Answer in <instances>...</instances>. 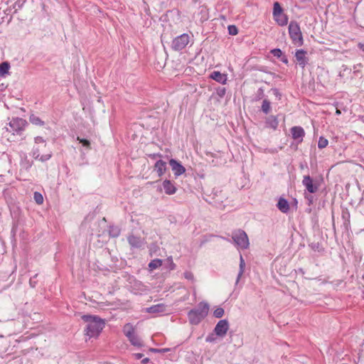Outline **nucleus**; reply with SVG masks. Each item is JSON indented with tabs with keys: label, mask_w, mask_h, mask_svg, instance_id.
Segmentation results:
<instances>
[{
	"label": "nucleus",
	"mask_w": 364,
	"mask_h": 364,
	"mask_svg": "<svg viewBox=\"0 0 364 364\" xmlns=\"http://www.w3.org/2000/svg\"><path fill=\"white\" fill-rule=\"evenodd\" d=\"M82 319L87 323L85 329V335L90 338L97 337L105 327V321L97 316L83 315Z\"/></svg>",
	"instance_id": "obj_1"
},
{
	"label": "nucleus",
	"mask_w": 364,
	"mask_h": 364,
	"mask_svg": "<svg viewBox=\"0 0 364 364\" xmlns=\"http://www.w3.org/2000/svg\"><path fill=\"white\" fill-rule=\"evenodd\" d=\"M210 306L206 301H200L196 308L188 312V318L191 324H199L208 314Z\"/></svg>",
	"instance_id": "obj_2"
},
{
	"label": "nucleus",
	"mask_w": 364,
	"mask_h": 364,
	"mask_svg": "<svg viewBox=\"0 0 364 364\" xmlns=\"http://www.w3.org/2000/svg\"><path fill=\"white\" fill-rule=\"evenodd\" d=\"M34 143L35 145L33 146L31 154L34 159L45 162L51 159L53 156L51 151H48L45 154H40V147L38 145L42 144L45 147L47 145L46 140L42 136H38L34 137Z\"/></svg>",
	"instance_id": "obj_3"
},
{
	"label": "nucleus",
	"mask_w": 364,
	"mask_h": 364,
	"mask_svg": "<svg viewBox=\"0 0 364 364\" xmlns=\"http://www.w3.org/2000/svg\"><path fill=\"white\" fill-rule=\"evenodd\" d=\"M289 36L294 45L301 46L304 44V39L300 26L296 21H291L289 24Z\"/></svg>",
	"instance_id": "obj_4"
},
{
	"label": "nucleus",
	"mask_w": 364,
	"mask_h": 364,
	"mask_svg": "<svg viewBox=\"0 0 364 364\" xmlns=\"http://www.w3.org/2000/svg\"><path fill=\"white\" fill-rule=\"evenodd\" d=\"M28 122L26 119L20 117H14L9 123V126L11 128L9 132H12L13 134H17L21 136L24 132ZM9 131V129H7Z\"/></svg>",
	"instance_id": "obj_5"
},
{
	"label": "nucleus",
	"mask_w": 364,
	"mask_h": 364,
	"mask_svg": "<svg viewBox=\"0 0 364 364\" xmlns=\"http://www.w3.org/2000/svg\"><path fill=\"white\" fill-rule=\"evenodd\" d=\"M232 239L234 242L242 250H246L249 247L250 242L247 233L241 230H237L232 232Z\"/></svg>",
	"instance_id": "obj_6"
},
{
	"label": "nucleus",
	"mask_w": 364,
	"mask_h": 364,
	"mask_svg": "<svg viewBox=\"0 0 364 364\" xmlns=\"http://www.w3.org/2000/svg\"><path fill=\"white\" fill-rule=\"evenodd\" d=\"M123 333L126 337H127L132 345L137 347H141L143 346L140 338L135 333L134 326L131 323H128L124 326Z\"/></svg>",
	"instance_id": "obj_7"
},
{
	"label": "nucleus",
	"mask_w": 364,
	"mask_h": 364,
	"mask_svg": "<svg viewBox=\"0 0 364 364\" xmlns=\"http://www.w3.org/2000/svg\"><path fill=\"white\" fill-rule=\"evenodd\" d=\"M189 42V35L188 33H183L173 39L171 48L175 51H180L184 49Z\"/></svg>",
	"instance_id": "obj_8"
},
{
	"label": "nucleus",
	"mask_w": 364,
	"mask_h": 364,
	"mask_svg": "<svg viewBox=\"0 0 364 364\" xmlns=\"http://www.w3.org/2000/svg\"><path fill=\"white\" fill-rule=\"evenodd\" d=\"M229 322L227 319L220 320L215 325L213 332L219 337L223 338L229 329Z\"/></svg>",
	"instance_id": "obj_9"
},
{
	"label": "nucleus",
	"mask_w": 364,
	"mask_h": 364,
	"mask_svg": "<svg viewBox=\"0 0 364 364\" xmlns=\"http://www.w3.org/2000/svg\"><path fill=\"white\" fill-rule=\"evenodd\" d=\"M302 184L309 193H315L318 190L319 184L314 183L313 178L309 175L304 176Z\"/></svg>",
	"instance_id": "obj_10"
},
{
	"label": "nucleus",
	"mask_w": 364,
	"mask_h": 364,
	"mask_svg": "<svg viewBox=\"0 0 364 364\" xmlns=\"http://www.w3.org/2000/svg\"><path fill=\"white\" fill-rule=\"evenodd\" d=\"M291 136L294 140H297V144H300L303 141V139L305 136L304 129L300 126H295L290 129Z\"/></svg>",
	"instance_id": "obj_11"
},
{
	"label": "nucleus",
	"mask_w": 364,
	"mask_h": 364,
	"mask_svg": "<svg viewBox=\"0 0 364 364\" xmlns=\"http://www.w3.org/2000/svg\"><path fill=\"white\" fill-rule=\"evenodd\" d=\"M169 164L176 176H179L186 171L185 167L174 159H171L169 161Z\"/></svg>",
	"instance_id": "obj_12"
},
{
	"label": "nucleus",
	"mask_w": 364,
	"mask_h": 364,
	"mask_svg": "<svg viewBox=\"0 0 364 364\" xmlns=\"http://www.w3.org/2000/svg\"><path fill=\"white\" fill-rule=\"evenodd\" d=\"M306 51L303 49L297 50L295 53V58L301 68H304L308 64L309 59L306 57Z\"/></svg>",
	"instance_id": "obj_13"
},
{
	"label": "nucleus",
	"mask_w": 364,
	"mask_h": 364,
	"mask_svg": "<svg viewBox=\"0 0 364 364\" xmlns=\"http://www.w3.org/2000/svg\"><path fill=\"white\" fill-rule=\"evenodd\" d=\"M127 241L130 246L134 248H141L143 245V240L140 237L134 235H129Z\"/></svg>",
	"instance_id": "obj_14"
},
{
	"label": "nucleus",
	"mask_w": 364,
	"mask_h": 364,
	"mask_svg": "<svg viewBox=\"0 0 364 364\" xmlns=\"http://www.w3.org/2000/svg\"><path fill=\"white\" fill-rule=\"evenodd\" d=\"M210 78L223 85L226 84L228 80L227 75L221 73L220 71H213L211 73L210 75Z\"/></svg>",
	"instance_id": "obj_15"
},
{
	"label": "nucleus",
	"mask_w": 364,
	"mask_h": 364,
	"mask_svg": "<svg viewBox=\"0 0 364 364\" xmlns=\"http://www.w3.org/2000/svg\"><path fill=\"white\" fill-rule=\"evenodd\" d=\"M166 306L164 304L152 305L146 309V312L150 314L163 313L166 311Z\"/></svg>",
	"instance_id": "obj_16"
},
{
	"label": "nucleus",
	"mask_w": 364,
	"mask_h": 364,
	"mask_svg": "<svg viewBox=\"0 0 364 364\" xmlns=\"http://www.w3.org/2000/svg\"><path fill=\"white\" fill-rule=\"evenodd\" d=\"M265 124L267 127L272 128L273 129H277L279 125V120L277 116L270 115L269 116L265 121Z\"/></svg>",
	"instance_id": "obj_17"
},
{
	"label": "nucleus",
	"mask_w": 364,
	"mask_h": 364,
	"mask_svg": "<svg viewBox=\"0 0 364 364\" xmlns=\"http://www.w3.org/2000/svg\"><path fill=\"white\" fill-rule=\"evenodd\" d=\"M154 169L159 176H161L166 170V163L163 160H158L154 165Z\"/></svg>",
	"instance_id": "obj_18"
},
{
	"label": "nucleus",
	"mask_w": 364,
	"mask_h": 364,
	"mask_svg": "<svg viewBox=\"0 0 364 364\" xmlns=\"http://www.w3.org/2000/svg\"><path fill=\"white\" fill-rule=\"evenodd\" d=\"M163 188L164 189V191L168 195H172L176 193V188L175 186L169 180H165L163 182Z\"/></svg>",
	"instance_id": "obj_19"
},
{
	"label": "nucleus",
	"mask_w": 364,
	"mask_h": 364,
	"mask_svg": "<svg viewBox=\"0 0 364 364\" xmlns=\"http://www.w3.org/2000/svg\"><path fill=\"white\" fill-rule=\"evenodd\" d=\"M277 207L281 212L284 213H287L289 210V202L284 198H280L279 199Z\"/></svg>",
	"instance_id": "obj_20"
},
{
	"label": "nucleus",
	"mask_w": 364,
	"mask_h": 364,
	"mask_svg": "<svg viewBox=\"0 0 364 364\" xmlns=\"http://www.w3.org/2000/svg\"><path fill=\"white\" fill-rule=\"evenodd\" d=\"M274 19L279 26H284L288 23L289 18L287 14L282 13L276 17H274Z\"/></svg>",
	"instance_id": "obj_21"
},
{
	"label": "nucleus",
	"mask_w": 364,
	"mask_h": 364,
	"mask_svg": "<svg viewBox=\"0 0 364 364\" xmlns=\"http://www.w3.org/2000/svg\"><path fill=\"white\" fill-rule=\"evenodd\" d=\"M28 119L29 122L34 125L42 127L45 124V122L34 114H31Z\"/></svg>",
	"instance_id": "obj_22"
},
{
	"label": "nucleus",
	"mask_w": 364,
	"mask_h": 364,
	"mask_svg": "<svg viewBox=\"0 0 364 364\" xmlns=\"http://www.w3.org/2000/svg\"><path fill=\"white\" fill-rule=\"evenodd\" d=\"M10 68V63L8 61L0 63V76L3 77L8 74Z\"/></svg>",
	"instance_id": "obj_23"
},
{
	"label": "nucleus",
	"mask_w": 364,
	"mask_h": 364,
	"mask_svg": "<svg viewBox=\"0 0 364 364\" xmlns=\"http://www.w3.org/2000/svg\"><path fill=\"white\" fill-rule=\"evenodd\" d=\"M239 266H240V270L237 274V279L235 282L236 284L239 282L242 274L244 273L245 267V260L241 255H240V265Z\"/></svg>",
	"instance_id": "obj_24"
},
{
	"label": "nucleus",
	"mask_w": 364,
	"mask_h": 364,
	"mask_svg": "<svg viewBox=\"0 0 364 364\" xmlns=\"http://www.w3.org/2000/svg\"><path fill=\"white\" fill-rule=\"evenodd\" d=\"M108 232H109V235L110 237H117L120 235L121 230L117 226L110 225L109 227Z\"/></svg>",
	"instance_id": "obj_25"
},
{
	"label": "nucleus",
	"mask_w": 364,
	"mask_h": 364,
	"mask_svg": "<svg viewBox=\"0 0 364 364\" xmlns=\"http://www.w3.org/2000/svg\"><path fill=\"white\" fill-rule=\"evenodd\" d=\"M282 13H283V9L281 4L278 1H275L273 4V17H276Z\"/></svg>",
	"instance_id": "obj_26"
},
{
	"label": "nucleus",
	"mask_w": 364,
	"mask_h": 364,
	"mask_svg": "<svg viewBox=\"0 0 364 364\" xmlns=\"http://www.w3.org/2000/svg\"><path fill=\"white\" fill-rule=\"evenodd\" d=\"M261 110L266 114H267L270 112L271 103L268 100L265 99L263 100L262 106H261Z\"/></svg>",
	"instance_id": "obj_27"
},
{
	"label": "nucleus",
	"mask_w": 364,
	"mask_h": 364,
	"mask_svg": "<svg viewBox=\"0 0 364 364\" xmlns=\"http://www.w3.org/2000/svg\"><path fill=\"white\" fill-rule=\"evenodd\" d=\"M162 264V260L160 259H155L151 260L149 264V267L151 270L155 269Z\"/></svg>",
	"instance_id": "obj_28"
},
{
	"label": "nucleus",
	"mask_w": 364,
	"mask_h": 364,
	"mask_svg": "<svg viewBox=\"0 0 364 364\" xmlns=\"http://www.w3.org/2000/svg\"><path fill=\"white\" fill-rule=\"evenodd\" d=\"M176 264L173 262V258L171 256L168 257L166 259V263L165 264V267L168 270H173L176 269Z\"/></svg>",
	"instance_id": "obj_29"
},
{
	"label": "nucleus",
	"mask_w": 364,
	"mask_h": 364,
	"mask_svg": "<svg viewBox=\"0 0 364 364\" xmlns=\"http://www.w3.org/2000/svg\"><path fill=\"white\" fill-rule=\"evenodd\" d=\"M33 199H34L35 202L38 205H41L43 203V195L38 191L34 192Z\"/></svg>",
	"instance_id": "obj_30"
},
{
	"label": "nucleus",
	"mask_w": 364,
	"mask_h": 364,
	"mask_svg": "<svg viewBox=\"0 0 364 364\" xmlns=\"http://www.w3.org/2000/svg\"><path fill=\"white\" fill-rule=\"evenodd\" d=\"M328 141L323 136H320L318 141V147L320 149L326 148L328 146Z\"/></svg>",
	"instance_id": "obj_31"
},
{
	"label": "nucleus",
	"mask_w": 364,
	"mask_h": 364,
	"mask_svg": "<svg viewBox=\"0 0 364 364\" xmlns=\"http://www.w3.org/2000/svg\"><path fill=\"white\" fill-rule=\"evenodd\" d=\"M225 314V311L223 308L221 307H218L216 309H215V311H213V316L215 317V318H222L223 316Z\"/></svg>",
	"instance_id": "obj_32"
},
{
	"label": "nucleus",
	"mask_w": 364,
	"mask_h": 364,
	"mask_svg": "<svg viewBox=\"0 0 364 364\" xmlns=\"http://www.w3.org/2000/svg\"><path fill=\"white\" fill-rule=\"evenodd\" d=\"M309 247L314 251L321 252L323 250L321 245L318 242H311V244H309Z\"/></svg>",
	"instance_id": "obj_33"
},
{
	"label": "nucleus",
	"mask_w": 364,
	"mask_h": 364,
	"mask_svg": "<svg viewBox=\"0 0 364 364\" xmlns=\"http://www.w3.org/2000/svg\"><path fill=\"white\" fill-rule=\"evenodd\" d=\"M228 29L230 35L235 36L238 33V28L235 25L228 26Z\"/></svg>",
	"instance_id": "obj_34"
},
{
	"label": "nucleus",
	"mask_w": 364,
	"mask_h": 364,
	"mask_svg": "<svg viewBox=\"0 0 364 364\" xmlns=\"http://www.w3.org/2000/svg\"><path fill=\"white\" fill-rule=\"evenodd\" d=\"M77 140L79 141V142L81 143L83 146L87 149H90V142L89 140L80 138V136L77 137Z\"/></svg>",
	"instance_id": "obj_35"
},
{
	"label": "nucleus",
	"mask_w": 364,
	"mask_h": 364,
	"mask_svg": "<svg viewBox=\"0 0 364 364\" xmlns=\"http://www.w3.org/2000/svg\"><path fill=\"white\" fill-rule=\"evenodd\" d=\"M274 57L280 58L283 55V53L279 48H274L270 52Z\"/></svg>",
	"instance_id": "obj_36"
},
{
	"label": "nucleus",
	"mask_w": 364,
	"mask_h": 364,
	"mask_svg": "<svg viewBox=\"0 0 364 364\" xmlns=\"http://www.w3.org/2000/svg\"><path fill=\"white\" fill-rule=\"evenodd\" d=\"M226 93V88L223 87H219L216 89V94L220 98L223 97Z\"/></svg>",
	"instance_id": "obj_37"
},
{
	"label": "nucleus",
	"mask_w": 364,
	"mask_h": 364,
	"mask_svg": "<svg viewBox=\"0 0 364 364\" xmlns=\"http://www.w3.org/2000/svg\"><path fill=\"white\" fill-rule=\"evenodd\" d=\"M26 0H18L15 2L14 8L17 10L22 8Z\"/></svg>",
	"instance_id": "obj_38"
},
{
	"label": "nucleus",
	"mask_w": 364,
	"mask_h": 364,
	"mask_svg": "<svg viewBox=\"0 0 364 364\" xmlns=\"http://www.w3.org/2000/svg\"><path fill=\"white\" fill-rule=\"evenodd\" d=\"M169 350H170L169 348H151L149 349V351H151V352L160 353H166V352H168Z\"/></svg>",
	"instance_id": "obj_39"
},
{
	"label": "nucleus",
	"mask_w": 364,
	"mask_h": 364,
	"mask_svg": "<svg viewBox=\"0 0 364 364\" xmlns=\"http://www.w3.org/2000/svg\"><path fill=\"white\" fill-rule=\"evenodd\" d=\"M216 336L214 332L212 333H210L206 338H205V341L207 343H214L215 341H216V338L215 336Z\"/></svg>",
	"instance_id": "obj_40"
},
{
	"label": "nucleus",
	"mask_w": 364,
	"mask_h": 364,
	"mask_svg": "<svg viewBox=\"0 0 364 364\" xmlns=\"http://www.w3.org/2000/svg\"><path fill=\"white\" fill-rule=\"evenodd\" d=\"M272 93L274 95L278 98L279 100L282 98V94L280 93L279 90L277 88H272Z\"/></svg>",
	"instance_id": "obj_41"
},
{
	"label": "nucleus",
	"mask_w": 364,
	"mask_h": 364,
	"mask_svg": "<svg viewBox=\"0 0 364 364\" xmlns=\"http://www.w3.org/2000/svg\"><path fill=\"white\" fill-rule=\"evenodd\" d=\"M183 276L186 279H188V280H193L194 279V276H193V274L191 272H185L183 273Z\"/></svg>",
	"instance_id": "obj_42"
},
{
	"label": "nucleus",
	"mask_w": 364,
	"mask_h": 364,
	"mask_svg": "<svg viewBox=\"0 0 364 364\" xmlns=\"http://www.w3.org/2000/svg\"><path fill=\"white\" fill-rule=\"evenodd\" d=\"M264 95V91L262 88H259L258 90V93L257 95V97L255 98V100H259L263 97Z\"/></svg>",
	"instance_id": "obj_43"
},
{
	"label": "nucleus",
	"mask_w": 364,
	"mask_h": 364,
	"mask_svg": "<svg viewBox=\"0 0 364 364\" xmlns=\"http://www.w3.org/2000/svg\"><path fill=\"white\" fill-rule=\"evenodd\" d=\"M305 198L308 200V205H311L314 203V197L311 195H305Z\"/></svg>",
	"instance_id": "obj_44"
},
{
	"label": "nucleus",
	"mask_w": 364,
	"mask_h": 364,
	"mask_svg": "<svg viewBox=\"0 0 364 364\" xmlns=\"http://www.w3.org/2000/svg\"><path fill=\"white\" fill-rule=\"evenodd\" d=\"M343 67L344 68H343V71H340V73H339V76H340V77H343V75H344V73H345L346 71H347V72H348V73H350V71H351V70H350V69H349V68H348L347 67H346V66H344V65H343Z\"/></svg>",
	"instance_id": "obj_45"
},
{
	"label": "nucleus",
	"mask_w": 364,
	"mask_h": 364,
	"mask_svg": "<svg viewBox=\"0 0 364 364\" xmlns=\"http://www.w3.org/2000/svg\"><path fill=\"white\" fill-rule=\"evenodd\" d=\"M133 356H134V358L135 359H136V360H139V359H141V358H143L144 354H143V353H134V354H133Z\"/></svg>",
	"instance_id": "obj_46"
},
{
	"label": "nucleus",
	"mask_w": 364,
	"mask_h": 364,
	"mask_svg": "<svg viewBox=\"0 0 364 364\" xmlns=\"http://www.w3.org/2000/svg\"><path fill=\"white\" fill-rule=\"evenodd\" d=\"M281 60L285 63V64H288L289 63V60H288V58L286 55H283L281 58H280Z\"/></svg>",
	"instance_id": "obj_47"
},
{
	"label": "nucleus",
	"mask_w": 364,
	"mask_h": 364,
	"mask_svg": "<svg viewBox=\"0 0 364 364\" xmlns=\"http://www.w3.org/2000/svg\"><path fill=\"white\" fill-rule=\"evenodd\" d=\"M149 156L150 158H151L152 159H156V157H161V155L158 153V154H149Z\"/></svg>",
	"instance_id": "obj_48"
},
{
	"label": "nucleus",
	"mask_w": 364,
	"mask_h": 364,
	"mask_svg": "<svg viewBox=\"0 0 364 364\" xmlns=\"http://www.w3.org/2000/svg\"><path fill=\"white\" fill-rule=\"evenodd\" d=\"M149 358H144L142 360H141V363L142 364H147L149 362Z\"/></svg>",
	"instance_id": "obj_49"
},
{
	"label": "nucleus",
	"mask_w": 364,
	"mask_h": 364,
	"mask_svg": "<svg viewBox=\"0 0 364 364\" xmlns=\"http://www.w3.org/2000/svg\"><path fill=\"white\" fill-rule=\"evenodd\" d=\"M26 164H27L26 169H28L32 166L33 162L27 161Z\"/></svg>",
	"instance_id": "obj_50"
},
{
	"label": "nucleus",
	"mask_w": 364,
	"mask_h": 364,
	"mask_svg": "<svg viewBox=\"0 0 364 364\" xmlns=\"http://www.w3.org/2000/svg\"><path fill=\"white\" fill-rule=\"evenodd\" d=\"M358 47L360 49H361L363 51H364V43H359Z\"/></svg>",
	"instance_id": "obj_51"
},
{
	"label": "nucleus",
	"mask_w": 364,
	"mask_h": 364,
	"mask_svg": "<svg viewBox=\"0 0 364 364\" xmlns=\"http://www.w3.org/2000/svg\"><path fill=\"white\" fill-rule=\"evenodd\" d=\"M33 283H35V282H34V281H33V278H31V279H30V284L31 287H34L35 284Z\"/></svg>",
	"instance_id": "obj_52"
},
{
	"label": "nucleus",
	"mask_w": 364,
	"mask_h": 364,
	"mask_svg": "<svg viewBox=\"0 0 364 364\" xmlns=\"http://www.w3.org/2000/svg\"><path fill=\"white\" fill-rule=\"evenodd\" d=\"M341 110H340V109H336V114H338V115H339V114H341Z\"/></svg>",
	"instance_id": "obj_53"
}]
</instances>
